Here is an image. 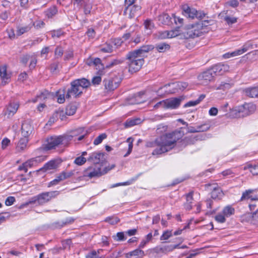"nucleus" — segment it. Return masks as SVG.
<instances>
[{
    "instance_id": "51",
    "label": "nucleus",
    "mask_w": 258,
    "mask_h": 258,
    "mask_svg": "<svg viewBox=\"0 0 258 258\" xmlns=\"http://www.w3.org/2000/svg\"><path fill=\"white\" fill-rule=\"evenodd\" d=\"M123 61V59H116L112 61H111L108 64H107L106 67V68H111L114 66L119 64L122 63Z\"/></svg>"
},
{
    "instance_id": "47",
    "label": "nucleus",
    "mask_w": 258,
    "mask_h": 258,
    "mask_svg": "<svg viewBox=\"0 0 258 258\" xmlns=\"http://www.w3.org/2000/svg\"><path fill=\"white\" fill-rule=\"evenodd\" d=\"M144 25L147 30H152L155 27L154 24L150 20H146L144 22Z\"/></svg>"
},
{
    "instance_id": "33",
    "label": "nucleus",
    "mask_w": 258,
    "mask_h": 258,
    "mask_svg": "<svg viewBox=\"0 0 258 258\" xmlns=\"http://www.w3.org/2000/svg\"><path fill=\"white\" fill-rule=\"evenodd\" d=\"M66 92L64 90H59L56 92V97H57V101L59 103H63L65 101Z\"/></svg>"
},
{
    "instance_id": "37",
    "label": "nucleus",
    "mask_w": 258,
    "mask_h": 258,
    "mask_svg": "<svg viewBox=\"0 0 258 258\" xmlns=\"http://www.w3.org/2000/svg\"><path fill=\"white\" fill-rule=\"evenodd\" d=\"M232 87V84L229 83L222 82L218 86L216 87V89L217 90L226 91L229 90Z\"/></svg>"
},
{
    "instance_id": "52",
    "label": "nucleus",
    "mask_w": 258,
    "mask_h": 258,
    "mask_svg": "<svg viewBox=\"0 0 258 258\" xmlns=\"http://www.w3.org/2000/svg\"><path fill=\"white\" fill-rule=\"evenodd\" d=\"M224 20L227 22L228 25H231L237 22V18L233 17L225 16Z\"/></svg>"
},
{
    "instance_id": "3",
    "label": "nucleus",
    "mask_w": 258,
    "mask_h": 258,
    "mask_svg": "<svg viewBox=\"0 0 258 258\" xmlns=\"http://www.w3.org/2000/svg\"><path fill=\"white\" fill-rule=\"evenodd\" d=\"M208 24V21H205L187 25L183 28L182 37L194 38L208 33L210 31Z\"/></svg>"
},
{
    "instance_id": "17",
    "label": "nucleus",
    "mask_w": 258,
    "mask_h": 258,
    "mask_svg": "<svg viewBox=\"0 0 258 258\" xmlns=\"http://www.w3.org/2000/svg\"><path fill=\"white\" fill-rule=\"evenodd\" d=\"M104 154L101 152L92 153L88 159V161L93 162L94 165H98L104 160Z\"/></svg>"
},
{
    "instance_id": "16",
    "label": "nucleus",
    "mask_w": 258,
    "mask_h": 258,
    "mask_svg": "<svg viewBox=\"0 0 258 258\" xmlns=\"http://www.w3.org/2000/svg\"><path fill=\"white\" fill-rule=\"evenodd\" d=\"M182 100L181 97L166 99V108L175 109L178 107Z\"/></svg>"
},
{
    "instance_id": "57",
    "label": "nucleus",
    "mask_w": 258,
    "mask_h": 258,
    "mask_svg": "<svg viewBox=\"0 0 258 258\" xmlns=\"http://www.w3.org/2000/svg\"><path fill=\"white\" fill-rule=\"evenodd\" d=\"M54 54L55 57H60L63 54L62 48L61 47L57 46L55 50Z\"/></svg>"
},
{
    "instance_id": "35",
    "label": "nucleus",
    "mask_w": 258,
    "mask_h": 258,
    "mask_svg": "<svg viewBox=\"0 0 258 258\" xmlns=\"http://www.w3.org/2000/svg\"><path fill=\"white\" fill-rule=\"evenodd\" d=\"M205 97V95H201L198 99L194 101H190L186 103L185 104H184V107H191V106H194L200 103V102L204 99V98Z\"/></svg>"
},
{
    "instance_id": "63",
    "label": "nucleus",
    "mask_w": 258,
    "mask_h": 258,
    "mask_svg": "<svg viewBox=\"0 0 258 258\" xmlns=\"http://www.w3.org/2000/svg\"><path fill=\"white\" fill-rule=\"evenodd\" d=\"M15 201V199L14 197H9L7 198L5 204L7 206H11L13 205Z\"/></svg>"
},
{
    "instance_id": "62",
    "label": "nucleus",
    "mask_w": 258,
    "mask_h": 258,
    "mask_svg": "<svg viewBox=\"0 0 258 258\" xmlns=\"http://www.w3.org/2000/svg\"><path fill=\"white\" fill-rule=\"evenodd\" d=\"M78 131L80 132V135L79 136V137L78 138V140L81 141L84 139V137L86 135L87 133L83 128H78Z\"/></svg>"
},
{
    "instance_id": "24",
    "label": "nucleus",
    "mask_w": 258,
    "mask_h": 258,
    "mask_svg": "<svg viewBox=\"0 0 258 258\" xmlns=\"http://www.w3.org/2000/svg\"><path fill=\"white\" fill-rule=\"evenodd\" d=\"M182 8L185 14L188 17L194 18L197 15V11L194 9H191L188 5H184Z\"/></svg>"
},
{
    "instance_id": "42",
    "label": "nucleus",
    "mask_w": 258,
    "mask_h": 258,
    "mask_svg": "<svg viewBox=\"0 0 258 258\" xmlns=\"http://www.w3.org/2000/svg\"><path fill=\"white\" fill-rule=\"evenodd\" d=\"M113 50V46L109 44L106 43L102 46L100 49V51L104 53H110Z\"/></svg>"
},
{
    "instance_id": "45",
    "label": "nucleus",
    "mask_w": 258,
    "mask_h": 258,
    "mask_svg": "<svg viewBox=\"0 0 258 258\" xmlns=\"http://www.w3.org/2000/svg\"><path fill=\"white\" fill-rule=\"evenodd\" d=\"M173 85L177 89L181 91L184 90L188 86L187 83L185 82H177Z\"/></svg>"
},
{
    "instance_id": "59",
    "label": "nucleus",
    "mask_w": 258,
    "mask_h": 258,
    "mask_svg": "<svg viewBox=\"0 0 258 258\" xmlns=\"http://www.w3.org/2000/svg\"><path fill=\"white\" fill-rule=\"evenodd\" d=\"M84 3L83 0H75L73 2L74 9H80Z\"/></svg>"
},
{
    "instance_id": "5",
    "label": "nucleus",
    "mask_w": 258,
    "mask_h": 258,
    "mask_svg": "<svg viewBox=\"0 0 258 258\" xmlns=\"http://www.w3.org/2000/svg\"><path fill=\"white\" fill-rule=\"evenodd\" d=\"M115 167L114 164L106 167L103 170H101L99 165H93L87 168L84 171L83 176L79 177V180H82L84 177H88L92 178L94 177L100 176L112 169Z\"/></svg>"
},
{
    "instance_id": "53",
    "label": "nucleus",
    "mask_w": 258,
    "mask_h": 258,
    "mask_svg": "<svg viewBox=\"0 0 258 258\" xmlns=\"http://www.w3.org/2000/svg\"><path fill=\"white\" fill-rule=\"evenodd\" d=\"M244 170H248L253 175H257V171L256 166H252L251 165L245 166L244 167Z\"/></svg>"
},
{
    "instance_id": "23",
    "label": "nucleus",
    "mask_w": 258,
    "mask_h": 258,
    "mask_svg": "<svg viewBox=\"0 0 258 258\" xmlns=\"http://www.w3.org/2000/svg\"><path fill=\"white\" fill-rule=\"evenodd\" d=\"M243 91L246 96L250 98H254L258 96V88L256 87L246 88Z\"/></svg>"
},
{
    "instance_id": "18",
    "label": "nucleus",
    "mask_w": 258,
    "mask_h": 258,
    "mask_svg": "<svg viewBox=\"0 0 258 258\" xmlns=\"http://www.w3.org/2000/svg\"><path fill=\"white\" fill-rule=\"evenodd\" d=\"M0 77L2 83L6 84L11 78V74L7 72V66L5 65L0 66Z\"/></svg>"
},
{
    "instance_id": "30",
    "label": "nucleus",
    "mask_w": 258,
    "mask_h": 258,
    "mask_svg": "<svg viewBox=\"0 0 258 258\" xmlns=\"http://www.w3.org/2000/svg\"><path fill=\"white\" fill-rule=\"evenodd\" d=\"M159 21L165 25H169L171 23V18L167 14H162L159 16Z\"/></svg>"
},
{
    "instance_id": "2",
    "label": "nucleus",
    "mask_w": 258,
    "mask_h": 258,
    "mask_svg": "<svg viewBox=\"0 0 258 258\" xmlns=\"http://www.w3.org/2000/svg\"><path fill=\"white\" fill-rule=\"evenodd\" d=\"M153 49L152 45H144L138 49L129 52L126 55L128 71L134 73L139 71L144 63V54Z\"/></svg>"
},
{
    "instance_id": "54",
    "label": "nucleus",
    "mask_w": 258,
    "mask_h": 258,
    "mask_svg": "<svg viewBox=\"0 0 258 258\" xmlns=\"http://www.w3.org/2000/svg\"><path fill=\"white\" fill-rule=\"evenodd\" d=\"M51 35L53 38H59L63 35V33L60 30H54L51 32Z\"/></svg>"
},
{
    "instance_id": "64",
    "label": "nucleus",
    "mask_w": 258,
    "mask_h": 258,
    "mask_svg": "<svg viewBox=\"0 0 258 258\" xmlns=\"http://www.w3.org/2000/svg\"><path fill=\"white\" fill-rule=\"evenodd\" d=\"M86 258H101L98 257L97 254V252L95 250L92 251L91 252L88 253L86 255Z\"/></svg>"
},
{
    "instance_id": "19",
    "label": "nucleus",
    "mask_w": 258,
    "mask_h": 258,
    "mask_svg": "<svg viewBox=\"0 0 258 258\" xmlns=\"http://www.w3.org/2000/svg\"><path fill=\"white\" fill-rule=\"evenodd\" d=\"M21 130L22 136L25 138H28L33 131V127L29 122L25 121L22 123Z\"/></svg>"
},
{
    "instance_id": "36",
    "label": "nucleus",
    "mask_w": 258,
    "mask_h": 258,
    "mask_svg": "<svg viewBox=\"0 0 258 258\" xmlns=\"http://www.w3.org/2000/svg\"><path fill=\"white\" fill-rule=\"evenodd\" d=\"M156 48L159 52H164L170 49V45L165 43H160L156 45Z\"/></svg>"
},
{
    "instance_id": "6",
    "label": "nucleus",
    "mask_w": 258,
    "mask_h": 258,
    "mask_svg": "<svg viewBox=\"0 0 258 258\" xmlns=\"http://www.w3.org/2000/svg\"><path fill=\"white\" fill-rule=\"evenodd\" d=\"M59 194V192L58 191L43 192L36 196L32 197L26 203V205L36 204L37 205H42L47 202H48L52 199L56 198Z\"/></svg>"
},
{
    "instance_id": "41",
    "label": "nucleus",
    "mask_w": 258,
    "mask_h": 258,
    "mask_svg": "<svg viewBox=\"0 0 258 258\" xmlns=\"http://www.w3.org/2000/svg\"><path fill=\"white\" fill-rule=\"evenodd\" d=\"M76 111V106L74 105H68L66 110V113L68 115H73Z\"/></svg>"
},
{
    "instance_id": "15",
    "label": "nucleus",
    "mask_w": 258,
    "mask_h": 258,
    "mask_svg": "<svg viewBox=\"0 0 258 258\" xmlns=\"http://www.w3.org/2000/svg\"><path fill=\"white\" fill-rule=\"evenodd\" d=\"M215 76L212 69H211L202 73L199 76V78L203 84H207L213 79Z\"/></svg>"
},
{
    "instance_id": "29",
    "label": "nucleus",
    "mask_w": 258,
    "mask_h": 258,
    "mask_svg": "<svg viewBox=\"0 0 258 258\" xmlns=\"http://www.w3.org/2000/svg\"><path fill=\"white\" fill-rule=\"evenodd\" d=\"M254 190L252 189H249L247 190H246L245 192H244L242 194V196L241 198V201H243L244 200H247L250 199L251 202H253V201L256 200L257 198L256 196H255L254 198H253L252 196L251 195V194L254 191Z\"/></svg>"
},
{
    "instance_id": "31",
    "label": "nucleus",
    "mask_w": 258,
    "mask_h": 258,
    "mask_svg": "<svg viewBox=\"0 0 258 258\" xmlns=\"http://www.w3.org/2000/svg\"><path fill=\"white\" fill-rule=\"evenodd\" d=\"M28 142L27 138H21L17 144V150L19 151L24 150L27 146Z\"/></svg>"
},
{
    "instance_id": "38",
    "label": "nucleus",
    "mask_w": 258,
    "mask_h": 258,
    "mask_svg": "<svg viewBox=\"0 0 258 258\" xmlns=\"http://www.w3.org/2000/svg\"><path fill=\"white\" fill-rule=\"evenodd\" d=\"M57 12V9L55 6H53L48 9L46 12V15L48 18H51Z\"/></svg>"
},
{
    "instance_id": "4",
    "label": "nucleus",
    "mask_w": 258,
    "mask_h": 258,
    "mask_svg": "<svg viewBox=\"0 0 258 258\" xmlns=\"http://www.w3.org/2000/svg\"><path fill=\"white\" fill-rule=\"evenodd\" d=\"M71 85V88L67 91L66 96L67 99H70L72 97L75 98L79 97L83 91L90 85V83L88 80L83 78L72 82Z\"/></svg>"
},
{
    "instance_id": "20",
    "label": "nucleus",
    "mask_w": 258,
    "mask_h": 258,
    "mask_svg": "<svg viewBox=\"0 0 258 258\" xmlns=\"http://www.w3.org/2000/svg\"><path fill=\"white\" fill-rule=\"evenodd\" d=\"M19 107V104L17 102L10 103L7 108L5 114L8 117L13 116L17 112Z\"/></svg>"
},
{
    "instance_id": "34",
    "label": "nucleus",
    "mask_w": 258,
    "mask_h": 258,
    "mask_svg": "<svg viewBox=\"0 0 258 258\" xmlns=\"http://www.w3.org/2000/svg\"><path fill=\"white\" fill-rule=\"evenodd\" d=\"M143 94L141 93H139L134 98H132L130 99L128 104H140L144 101V100L141 99L142 95Z\"/></svg>"
},
{
    "instance_id": "11",
    "label": "nucleus",
    "mask_w": 258,
    "mask_h": 258,
    "mask_svg": "<svg viewBox=\"0 0 258 258\" xmlns=\"http://www.w3.org/2000/svg\"><path fill=\"white\" fill-rule=\"evenodd\" d=\"M251 45L249 43L245 44L243 45L241 48L237 49L233 52H228L226 53H225L223 54V58L226 59L229 58L231 57H234L236 56H238L239 55H241L244 52H246L247 50H248L250 48H251Z\"/></svg>"
},
{
    "instance_id": "7",
    "label": "nucleus",
    "mask_w": 258,
    "mask_h": 258,
    "mask_svg": "<svg viewBox=\"0 0 258 258\" xmlns=\"http://www.w3.org/2000/svg\"><path fill=\"white\" fill-rule=\"evenodd\" d=\"M71 140V137L64 136L50 137L47 139V144L45 145L44 149L51 150L60 145L67 146Z\"/></svg>"
},
{
    "instance_id": "39",
    "label": "nucleus",
    "mask_w": 258,
    "mask_h": 258,
    "mask_svg": "<svg viewBox=\"0 0 258 258\" xmlns=\"http://www.w3.org/2000/svg\"><path fill=\"white\" fill-rule=\"evenodd\" d=\"M57 167V164L55 161H50L45 164L43 169L45 170H49L55 169Z\"/></svg>"
},
{
    "instance_id": "25",
    "label": "nucleus",
    "mask_w": 258,
    "mask_h": 258,
    "mask_svg": "<svg viewBox=\"0 0 258 258\" xmlns=\"http://www.w3.org/2000/svg\"><path fill=\"white\" fill-rule=\"evenodd\" d=\"M182 33L183 28L181 29L179 27L175 29L168 31L169 38H172L178 36L180 39H184V37H182Z\"/></svg>"
},
{
    "instance_id": "28",
    "label": "nucleus",
    "mask_w": 258,
    "mask_h": 258,
    "mask_svg": "<svg viewBox=\"0 0 258 258\" xmlns=\"http://www.w3.org/2000/svg\"><path fill=\"white\" fill-rule=\"evenodd\" d=\"M210 127L209 123H206L201 125L198 126L197 129L192 128L189 131V133H197L199 132H205L208 131Z\"/></svg>"
},
{
    "instance_id": "43",
    "label": "nucleus",
    "mask_w": 258,
    "mask_h": 258,
    "mask_svg": "<svg viewBox=\"0 0 258 258\" xmlns=\"http://www.w3.org/2000/svg\"><path fill=\"white\" fill-rule=\"evenodd\" d=\"M140 119L139 118L127 120L125 122L126 127H131L139 123Z\"/></svg>"
},
{
    "instance_id": "61",
    "label": "nucleus",
    "mask_w": 258,
    "mask_h": 258,
    "mask_svg": "<svg viewBox=\"0 0 258 258\" xmlns=\"http://www.w3.org/2000/svg\"><path fill=\"white\" fill-rule=\"evenodd\" d=\"M257 205L256 204H252V203H249V207L250 210V211H253V212L252 213V217L254 218L255 216L256 215L257 212L258 211V209H256L255 210V208L256 207Z\"/></svg>"
},
{
    "instance_id": "48",
    "label": "nucleus",
    "mask_w": 258,
    "mask_h": 258,
    "mask_svg": "<svg viewBox=\"0 0 258 258\" xmlns=\"http://www.w3.org/2000/svg\"><path fill=\"white\" fill-rule=\"evenodd\" d=\"M168 126L166 125L159 124L157 128L156 132L157 134H161L165 133L167 131Z\"/></svg>"
},
{
    "instance_id": "49",
    "label": "nucleus",
    "mask_w": 258,
    "mask_h": 258,
    "mask_svg": "<svg viewBox=\"0 0 258 258\" xmlns=\"http://www.w3.org/2000/svg\"><path fill=\"white\" fill-rule=\"evenodd\" d=\"M172 235V233L171 231L166 230L163 232L162 235L160 237L161 240H167L169 238H170Z\"/></svg>"
},
{
    "instance_id": "60",
    "label": "nucleus",
    "mask_w": 258,
    "mask_h": 258,
    "mask_svg": "<svg viewBox=\"0 0 258 258\" xmlns=\"http://www.w3.org/2000/svg\"><path fill=\"white\" fill-rule=\"evenodd\" d=\"M30 24H32L33 26L37 29L41 28L44 26V23L42 21H37L35 22L31 21Z\"/></svg>"
},
{
    "instance_id": "26",
    "label": "nucleus",
    "mask_w": 258,
    "mask_h": 258,
    "mask_svg": "<svg viewBox=\"0 0 258 258\" xmlns=\"http://www.w3.org/2000/svg\"><path fill=\"white\" fill-rule=\"evenodd\" d=\"M33 26L32 24L30 23L26 26L18 27L17 29L16 34L18 36H20L25 33L28 32L30 30Z\"/></svg>"
},
{
    "instance_id": "22",
    "label": "nucleus",
    "mask_w": 258,
    "mask_h": 258,
    "mask_svg": "<svg viewBox=\"0 0 258 258\" xmlns=\"http://www.w3.org/2000/svg\"><path fill=\"white\" fill-rule=\"evenodd\" d=\"M52 97V94H50L48 91L44 90L40 94L37 95L35 99L32 100V101L34 103L39 101L41 102Z\"/></svg>"
},
{
    "instance_id": "1",
    "label": "nucleus",
    "mask_w": 258,
    "mask_h": 258,
    "mask_svg": "<svg viewBox=\"0 0 258 258\" xmlns=\"http://www.w3.org/2000/svg\"><path fill=\"white\" fill-rule=\"evenodd\" d=\"M184 134L182 128L181 127L156 139V142L159 148L155 149L153 151L152 154H161L172 150L176 146L177 142L183 136Z\"/></svg>"
},
{
    "instance_id": "27",
    "label": "nucleus",
    "mask_w": 258,
    "mask_h": 258,
    "mask_svg": "<svg viewBox=\"0 0 258 258\" xmlns=\"http://www.w3.org/2000/svg\"><path fill=\"white\" fill-rule=\"evenodd\" d=\"M193 194L194 192L191 191L186 195V202L184 204V207L187 210H190L192 208L191 204L193 201Z\"/></svg>"
},
{
    "instance_id": "8",
    "label": "nucleus",
    "mask_w": 258,
    "mask_h": 258,
    "mask_svg": "<svg viewBox=\"0 0 258 258\" xmlns=\"http://www.w3.org/2000/svg\"><path fill=\"white\" fill-rule=\"evenodd\" d=\"M256 110V106L252 103H245L235 109L239 117H244L252 113Z\"/></svg>"
},
{
    "instance_id": "10",
    "label": "nucleus",
    "mask_w": 258,
    "mask_h": 258,
    "mask_svg": "<svg viewBox=\"0 0 258 258\" xmlns=\"http://www.w3.org/2000/svg\"><path fill=\"white\" fill-rule=\"evenodd\" d=\"M104 86L106 89L108 91H112L116 89L120 83L119 78L115 76L112 78L105 79L104 81Z\"/></svg>"
},
{
    "instance_id": "55",
    "label": "nucleus",
    "mask_w": 258,
    "mask_h": 258,
    "mask_svg": "<svg viewBox=\"0 0 258 258\" xmlns=\"http://www.w3.org/2000/svg\"><path fill=\"white\" fill-rule=\"evenodd\" d=\"M126 142H127L128 144V151L124 155V157L127 156L130 153H131L132 149H133V141H131V138L127 139Z\"/></svg>"
},
{
    "instance_id": "50",
    "label": "nucleus",
    "mask_w": 258,
    "mask_h": 258,
    "mask_svg": "<svg viewBox=\"0 0 258 258\" xmlns=\"http://www.w3.org/2000/svg\"><path fill=\"white\" fill-rule=\"evenodd\" d=\"M87 160L85 158L82 156L77 157L74 161V163L78 165H82L85 164Z\"/></svg>"
},
{
    "instance_id": "44",
    "label": "nucleus",
    "mask_w": 258,
    "mask_h": 258,
    "mask_svg": "<svg viewBox=\"0 0 258 258\" xmlns=\"http://www.w3.org/2000/svg\"><path fill=\"white\" fill-rule=\"evenodd\" d=\"M106 137H107V135L105 133L100 135L94 140V142H93L94 144L95 145H99L102 142V141L104 139H106Z\"/></svg>"
},
{
    "instance_id": "12",
    "label": "nucleus",
    "mask_w": 258,
    "mask_h": 258,
    "mask_svg": "<svg viewBox=\"0 0 258 258\" xmlns=\"http://www.w3.org/2000/svg\"><path fill=\"white\" fill-rule=\"evenodd\" d=\"M73 175V173L72 171L69 172L63 171L59 175H58L54 180L50 181L49 183L48 186L50 187L51 186L56 185L60 181L71 177Z\"/></svg>"
},
{
    "instance_id": "56",
    "label": "nucleus",
    "mask_w": 258,
    "mask_h": 258,
    "mask_svg": "<svg viewBox=\"0 0 258 258\" xmlns=\"http://www.w3.org/2000/svg\"><path fill=\"white\" fill-rule=\"evenodd\" d=\"M72 244V242L70 239H67L62 242V246L64 249H69Z\"/></svg>"
},
{
    "instance_id": "14",
    "label": "nucleus",
    "mask_w": 258,
    "mask_h": 258,
    "mask_svg": "<svg viewBox=\"0 0 258 258\" xmlns=\"http://www.w3.org/2000/svg\"><path fill=\"white\" fill-rule=\"evenodd\" d=\"M211 69L214 75H221L229 71V67L227 64L218 63Z\"/></svg>"
},
{
    "instance_id": "21",
    "label": "nucleus",
    "mask_w": 258,
    "mask_h": 258,
    "mask_svg": "<svg viewBox=\"0 0 258 258\" xmlns=\"http://www.w3.org/2000/svg\"><path fill=\"white\" fill-rule=\"evenodd\" d=\"M144 255V251L139 248L126 253L125 258H142Z\"/></svg>"
},
{
    "instance_id": "13",
    "label": "nucleus",
    "mask_w": 258,
    "mask_h": 258,
    "mask_svg": "<svg viewBox=\"0 0 258 258\" xmlns=\"http://www.w3.org/2000/svg\"><path fill=\"white\" fill-rule=\"evenodd\" d=\"M208 186L211 187V189L212 190L211 197L213 199L220 200L224 197L225 195L224 192L217 185V183L209 184Z\"/></svg>"
},
{
    "instance_id": "32",
    "label": "nucleus",
    "mask_w": 258,
    "mask_h": 258,
    "mask_svg": "<svg viewBox=\"0 0 258 258\" xmlns=\"http://www.w3.org/2000/svg\"><path fill=\"white\" fill-rule=\"evenodd\" d=\"M235 212V209L231 206H227L224 207L222 210V213L226 217H228L233 215Z\"/></svg>"
},
{
    "instance_id": "9",
    "label": "nucleus",
    "mask_w": 258,
    "mask_h": 258,
    "mask_svg": "<svg viewBox=\"0 0 258 258\" xmlns=\"http://www.w3.org/2000/svg\"><path fill=\"white\" fill-rule=\"evenodd\" d=\"M46 159L45 156H39L35 158H33L26 162L24 163L22 165L19 167V170H24L26 172L28 170V168H31L33 166H35L37 163L41 162Z\"/></svg>"
},
{
    "instance_id": "58",
    "label": "nucleus",
    "mask_w": 258,
    "mask_h": 258,
    "mask_svg": "<svg viewBox=\"0 0 258 258\" xmlns=\"http://www.w3.org/2000/svg\"><path fill=\"white\" fill-rule=\"evenodd\" d=\"M160 107L166 108V100L159 101L154 106L155 109H158Z\"/></svg>"
},
{
    "instance_id": "40",
    "label": "nucleus",
    "mask_w": 258,
    "mask_h": 258,
    "mask_svg": "<svg viewBox=\"0 0 258 258\" xmlns=\"http://www.w3.org/2000/svg\"><path fill=\"white\" fill-rule=\"evenodd\" d=\"M119 221V219L118 217L115 216L107 217L105 220V222H108L112 225L117 224Z\"/></svg>"
},
{
    "instance_id": "46",
    "label": "nucleus",
    "mask_w": 258,
    "mask_h": 258,
    "mask_svg": "<svg viewBox=\"0 0 258 258\" xmlns=\"http://www.w3.org/2000/svg\"><path fill=\"white\" fill-rule=\"evenodd\" d=\"M215 220L220 223H224L226 222V217L222 213H218L215 217Z\"/></svg>"
}]
</instances>
